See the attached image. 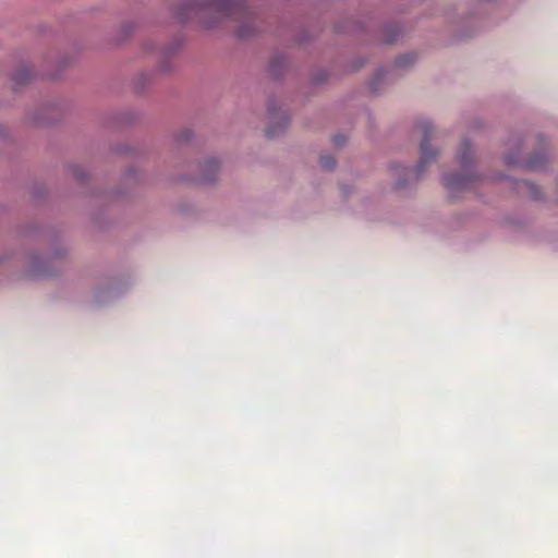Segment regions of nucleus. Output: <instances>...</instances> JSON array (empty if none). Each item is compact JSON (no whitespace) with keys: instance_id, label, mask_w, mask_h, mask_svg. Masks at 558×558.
<instances>
[{"instance_id":"nucleus-11","label":"nucleus","mask_w":558,"mask_h":558,"mask_svg":"<svg viewBox=\"0 0 558 558\" xmlns=\"http://www.w3.org/2000/svg\"><path fill=\"white\" fill-rule=\"evenodd\" d=\"M288 124V119L286 117L281 118V125L286 126Z\"/></svg>"},{"instance_id":"nucleus-1","label":"nucleus","mask_w":558,"mask_h":558,"mask_svg":"<svg viewBox=\"0 0 558 558\" xmlns=\"http://www.w3.org/2000/svg\"><path fill=\"white\" fill-rule=\"evenodd\" d=\"M190 7L197 13L214 17V23L206 24L207 27H213L214 24L225 19L246 21L252 15L243 0H193Z\"/></svg>"},{"instance_id":"nucleus-8","label":"nucleus","mask_w":558,"mask_h":558,"mask_svg":"<svg viewBox=\"0 0 558 558\" xmlns=\"http://www.w3.org/2000/svg\"><path fill=\"white\" fill-rule=\"evenodd\" d=\"M345 142L344 136L338 135L333 137V144L336 146H341Z\"/></svg>"},{"instance_id":"nucleus-10","label":"nucleus","mask_w":558,"mask_h":558,"mask_svg":"<svg viewBox=\"0 0 558 558\" xmlns=\"http://www.w3.org/2000/svg\"><path fill=\"white\" fill-rule=\"evenodd\" d=\"M208 166H209L210 168H213L214 170H217V169H218V167H219L218 162H217V161H215V160H210V161L208 162Z\"/></svg>"},{"instance_id":"nucleus-6","label":"nucleus","mask_w":558,"mask_h":558,"mask_svg":"<svg viewBox=\"0 0 558 558\" xmlns=\"http://www.w3.org/2000/svg\"><path fill=\"white\" fill-rule=\"evenodd\" d=\"M319 163L324 170H331L336 165V160L331 155H323L319 158Z\"/></svg>"},{"instance_id":"nucleus-2","label":"nucleus","mask_w":558,"mask_h":558,"mask_svg":"<svg viewBox=\"0 0 558 558\" xmlns=\"http://www.w3.org/2000/svg\"><path fill=\"white\" fill-rule=\"evenodd\" d=\"M416 129L423 134L421 143V158L417 165V174L421 175L426 166L435 160L437 153L428 146V141L433 133V128L428 121H421L417 123Z\"/></svg>"},{"instance_id":"nucleus-4","label":"nucleus","mask_w":558,"mask_h":558,"mask_svg":"<svg viewBox=\"0 0 558 558\" xmlns=\"http://www.w3.org/2000/svg\"><path fill=\"white\" fill-rule=\"evenodd\" d=\"M33 73L29 69H21L14 76L19 84H27L32 81Z\"/></svg>"},{"instance_id":"nucleus-9","label":"nucleus","mask_w":558,"mask_h":558,"mask_svg":"<svg viewBox=\"0 0 558 558\" xmlns=\"http://www.w3.org/2000/svg\"><path fill=\"white\" fill-rule=\"evenodd\" d=\"M277 134L276 130L274 128H269L267 131H266V135L268 137H274L275 135Z\"/></svg>"},{"instance_id":"nucleus-7","label":"nucleus","mask_w":558,"mask_h":558,"mask_svg":"<svg viewBox=\"0 0 558 558\" xmlns=\"http://www.w3.org/2000/svg\"><path fill=\"white\" fill-rule=\"evenodd\" d=\"M253 34V28L250 25H242L236 31V36L240 39H246Z\"/></svg>"},{"instance_id":"nucleus-5","label":"nucleus","mask_w":558,"mask_h":558,"mask_svg":"<svg viewBox=\"0 0 558 558\" xmlns=\"http://www.w3.org/2000/svg\"><path fill=\"white\" fill-rule=\"evenodd\" d=\"M459 159L462 166H466L472 160V151L469 143H463V149L459 155Z\"/></svg>"},{"instance_id":"nucleus-12","label":"nucleus","mask_w":558,"mask_h":558,"mask_svg":"<svg viewBox=\"0 0 558 558\" xmlns=\"http://www.w3.org/2000/svg\"><path fill=\"white\" fill-rule=\"evenodd\" d=\"M530 168H532V169H539V166H538V165H536V163H531V165H530Z\"/></svg>"},{"instance_id":"nucleus-3","label":"nucleus","mask_w":558,"mask_h":558,"mask_svg":"<svg viewBox=\"0 0 558 558\" xmlns=\"http://www.w3.org/2000/svg\"><path fill=\"white\" fill-rule=\"evenodd\" d=\"M472 180L471 175L448 174L445 177V186L450 192L464 190Z\"/></svg>"}]
</instances>
